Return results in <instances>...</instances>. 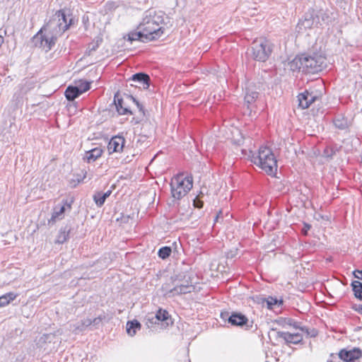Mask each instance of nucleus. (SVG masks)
<instances>
[{"mask_svg":"<svg viewBox=\"0 0 362 362\" xmlns=\"http://www.w3.org/2000/svg\"><path fill=\"white\" fill-rule=\"evenodd\" d=\"M164 13L160 11L149 9L145 11L142 21L137 29H142L146 40H156L164 34Z\"/></svg>","mask_w":362,"mask_h":362,"instance_id":"nucleus-1","label":"nucleus"},{"mask_svg":"<svg viewBox=\"0 0 362 362\" xmlns=\"http://www.w3.org/2000/svg\"><path fill=\"white\" fill-rule=\"evenodd\" d=\"M251 160L269 175L276 173L277 161L272 150L267 147L259 148L258 153L253 154Z\"/></svg>","mask_w":362,"mask_h":362,"instance_id":"nucleus-2","label":"nucleus"},{"mask_svg":"<svg viewBox=\"0 0 362 362\" xmlns=\"http://www.w3.org/2000/svg\"><path fill=\"white\" fill-rule=\"evenodd\" d=\"M59 35L45 24L32 37L31 41L35 47L42 49L46 52L50 51L55 45Z\"/></svg>","mask_w":362,"mask_h":362,"instance_id":"nucleus-3","label":"nucleus"},{"mask_svg":"<svg viewBox=\"0 0 362 362\" xmlns=\"http://www.w3.org/2000/svg\"><path fill=\"white\" fill-rule=\"evenodd\" d=\"M194 286L192 282L185 283L183 281L170 279V282H166L162 285L161 290L165 298H172L175 296L189 293L193 291Z\"/></svg>","mask_w":362,"mask_h":362,"instance_id":"nucleus-4","label":"nucleus"},{"mask_svg":"<svg viewBox=\"0 0 362 362\" xmlns=\"http://www.w3.org/2000/svg\"><path fill=\"white\" fill-rule=\"evenodd\" d=\"M170 187L173 197L180 200L192 188V176L183 177L182 174H179L172 180Z\"/></svg>","mask_w":362,"mask_h":362,"instance_id":"nucleus-5","label":"nucleus"},{"mask_svg":"<svg viewBox=\"0 0 362 362\" xmlns=\"http://www.w3.org/2000/svg\"><path fill=\"white\" fill-rule=\"evenodd\" d=\"M249 51L255 60L264 62L272 52V45L265 39L255 40L252 42Z\"/></svg>","mask_w":362,"mask_h":362,"instance_id":"nucleus-6","label":"nucleus"},{"mask_svg":"<svg viewBox=\"0 0 362 362\" xmlns=\"http://www.w3.org/2000/svg\"><path fill=\"white\" fill-rule=\"evenodd\" d=\"M68 16L69 17V15L66 13L65 10H59L55 13L46 25L49 28V30H52L54 33L55 32V34L57 33L61 36L69 29V25H67Z\"/></svg>","mask_w":362,"mask_h":362,"instance_id":"nucleus-7","label":"nucleus"},{"mask_svg":"<svg viewBox=\"0 0 362 362\" xmlns=\"http://www.w3.org/2000/svg\"><path fill=\"white\" fill-rule=\"evenodd\" d=\"M303 72L315 74L321 71L325 66L326 58L319 54L303 55Z\"/></svg>","mask_w":362,"mask_h":362,"instance_id":"nucleus-8","label":"nucleus"},{"mask_svg":"<svg viewBox=\"0 0 362 362\" xmlns=\"http://www.w3.org/2000/svg\"><path fill=\"white\" fill-rule=\"evenodd\" d=\"M73 199H63L62 205L55 206L53 209L51 218L48 220V224H54L57 220H62L66 209L71 210Z\"/></svg>","mask_w":362,"mask_h":362,"instance_id":"nucleus-9","label":"nucleus"},{"mask_svg":"<svg viewBox=\"0 0 362 362\" xmlns=\"http://www.w3.org/2000/svg\"><path fill=\"white\" fill-rule=\"evenodd\" d=\"M248 318L241 313L233 312L230 315V319L229 320V323L232 326L235 327H245L246 330H249L252 327V322H250L249 324Z\"/></svg>","mask_w":362,"mask_h":362,"instance_id":"nucleus-10","label":"nucleus"},{"mask_svg":"<svg viewBox=\"0 0 362 362\" xmlns=\"http://www.w3.org/2000/svg\"><path fill=\"white\" fill-rule=\"evenodd\" d=\"M338 355L341 360L345 362H351L362 356V351L356 347L350 350L343 349L339 352Z\"/></svg>","mask_w":362,"mask_h":362,"instance_id":"nucleus-11","label":"nucleus"},{"mask_svg":"<svg viewBox=\"0 0 362 362\" xmlns=\"http://www.w3.org/2000/svg\"><path fill=\"white\" fill-rule=\"evenodd\" d=\"M125 144V139L122 136H115L112 137L107 145L109 153L121 152Z\"/></svg>","mask_w":362,"mask_h":362,"instance_id":"nucleus-12","label":"nucleus"},{"mask_svg":"<svg viewBox=\"0 0 362 362\" xmlns=\"http://www.w3.org/2000/svg\"><path fill=\"white\" fill-rule=\"evenodd\" d=\"M317 97L313 93H309L308 90L300 93L298 96V105L302 109H307L310 107V105L313 103Z\"/></svg>","mask_w":362,"mask_h":362,"instance_id":"nucleus-13","label":"nucleus"},{"mask_svg":"<svg viewBox=\"0 0 362 362\" xmlns=\"http://www.w3.org/2000/svg\"><path fill=\"white\" fill-rule=\"evenodd\" d=\"M259 97V92L255 86L249 85L245 88V103L247 109H251L252 105Z\"/></svg>","mask_w":362,"mask_h":362,"instance_id":"nucleus-14","label":"nucleus"},{"mask_svg":"<svg viewBox=\"0 0 362 362\" xmlns=\"http://www.w3.org/2000/svg\"><path fill=\"white\" fill-rule=\"evenodd\" d=\"M277 337L283 339L288 344H298L303 341V336L299 333L291 334L286 332H278Z\"/></svg>","mask_w":362,"mask_h":362,"instance_id":"nucleus-15","label":"nucleus"},{"mask_svg":"<svg viewBox=\"0 0 362 362\" xmlns=\"http://www.w3.org/2000/svg\"><path fill=\"white\" fill-rule=\"evenodd\" d=\"M130 80L137 83L140 86H142L144 89H148L151 82L150 76L144 72H139L132 75L129 78V81Z\"/></svg>","mask_w":362,"mask_h":362,"instance_id":"nucleus-16","label":"nucleus"},{"mask_svg":"<svg viewBox=\"0 0 362 362\" xmlns=\"http://www.w3.org/2000/svg\"><path fill=\"white\" fill-rule=\"evenodd\" d=\"M170 315L167 310L160 308L155 315H148L146 320L151 325L156 324L158 322H164L169 319Z\"/></svg>","mask_w":362,"mask_h":362,"instance_id":"nucleus-17","label":"nucleus"},{"mask_svg":"<svg viewBox=\"0 0 362 362\" xmlns=\"http://www.w3.org/2000/svg\"><path fill=\"white\" fill-rule=\"evenodd\" d=\"M114 103L115 105L117 112L119 115H133L132 110L128 107L124 105L123 99L119 98L118 93L115 95Z\"/></svg>","mask_w":362,"mask_h":362,"instance_id":"nucleus-18","label":"nucleus"},{"mask_svg":"<svg viewBox=\"0 0 362 362\" xmlns=\"http://www.w3.org/2000/svg\"><path fill=\"white\" fill-rule=\"evenodd\" d=\"M111 194L112 189H109L105 192H96L93 195V199L98 207H101L104 204L106 199L109 197Z\"/></svg>","mask_w":362,"mask_h":362,"instance_id":"nucleus-19","label":"nucleus"},{"mask_svg":"<svg viewBox=\"0 0 362 362\" xmlns=\"http://www.w3.org/2000/svg\"><path fill=\"white\" fill-rule=\"evenodd\" d=\"M103 152V151L101 148H94L88 151H86L84 160H86L89 163L94 162L102 156Z\"/></svg>","mask_w":362,"mask_h":362,"instance_id":"nucleus-20","label":"nucleus"},{"mask_svg":"<svg viewBox=\"0 0 362 362\" xmlns=\"http://www.w3.org/2000/svg\"><path fill=\"white\" fill-rule=\"evenodd\" d=\"M71 228L69 225L62 227L56 239V243L63 244L69 238Z\"/></svg>","mask_w":362,"mask_h":362,"instance_id":"nucleus-21","label":"nucleus"},{"mask_svg":"<svg viewBox=\"0 0 362 362\" xmlns=\"http://www.w3.org/2000/svg\"><path fill=\"white\" fill-rule=\"evenodd\" d=\"M303 57L297 56L292 61L288 62V66L292 71H302L303 72Z\"/></svg>","mask_w":362,"mask_h":362,"instance_id":"nucleus-22","label":"nucleus"},{"mask_svg":"<svg viewBox=\"0 0 362 362\" xmlns=\"http://www.w3.org/2000/svg\"><path fill=\"white\" fill-rule=\"evenodd\" d=\"M314 24V19L312 14H306L303 19L299 21L297 27L299 30L311 28Z\"/></svg>","mask_w":362,"mask_h":362,"instance_id":"nucleus-23","label":"nucleus"},{"mask_svg":"<svg viewBox=\"0 0 362 362\" xmlns=\"http://www.w3.org/2000/svg\"><path fill=\"white\" fill-rule=\"evenodd\" d=\"M64 95L68 100L73 101L81 95V91L76 86H69L66 89Z\"/></svg>","mask_w":362,"mask_h":362,"instance_id":"nucleus-24","label":"nucleus"},{"mask_svg":"<svg viewBox=\"0 0 362 362\" xmlns=\"http://www.w3.org/2000/svg\"><path fill=\"white\" fill-rule=\"evenodd\" d=\"M140 328L141 324L139 321L136 320L129 321L127 323V332L131 337L134 336L137 330L140 329Z\"/></svg>","mask_w":362,"mask_h":362,"instance_id":"nucleus-25","label":"nucleus"},{"mask_svg":"<svg viewBox=\"0 0 362 362\" xmlns=\"http://www.w3.org/2000/svg\"><path fill=\"white\" fill-rule=\"evenodd\" d=\"M333 122L334 126L340 130H344L349 127V122L347 119H346L342 115L336 116Z\"/></svg>","mask_w":362,"mask_h":362,"instance_id":"nucleus-26","label":"nucleus"},{"mask_svg":"<svg viewBox=\"0 0 362 362\" xmlns=\"http://www.w3.org/2000/svg\"><path fill=\"white\" fill-rule=\"evenodd\" d=\"M137 31H133L128 34V40L131 42L135 40H140L141 42L147 41L146 35L143 33L142 29H137Z\"/></svg>","mask_w":362,"mask_h":362,"instance_id":"nucleus-27","label":"nucleus"},{"mask_svg":"<svg viewBox=\"0 0 362 362\" xmlns=\"http://www.w3.org/2000/svg\"><path fill=\"white\" fill-rule=\"evenodd\" d=\"M354 296L362 300V282L358 280L353 281L351 284Z\"/></svg>","mask_w":362,"mask_h":362,"instance_id":"nucleus-28","label":"nucleus"},{"mask_svg":"<svg viewBox=\"0 0 362 362\" xmlns=\"http://www.w3.org/2000/svg\"><path fill=\"white\" fill-rule=\"evenodd\" d=\"M268 309L272 310L274 306L280 307L283 305V300L278 299L275 297L269 296L266 300Z\"/></svg>","mask_w":362,"mask_h":362,"instance_id":"nucleus-29","label":"nucleus"},{"mask_svg":"<svg viewBox=\"0 0 362 362\" xmlns=\"http://www.w3.org/2000/svg\"><path fill=\"white\" fill-rule=\"evenodd\" d=\"M17 295L14 293L10 292L7 293L1 296H0V305L1 307H4L10 303V302L13 301Z\"/></svg>","mask_w":362,"mask_h":362,"instance_id":"nucleus-30","label":"nucleus"},{"mask_svg":"<svg viewBox=\"0 0 362 362\" xmlns=\"http://www.w3.org/2000/svg\"><path fill=\"white\" fill-rule=\"evenodd\" d=\"M171 252H172V250H171L170 247L164 246V247H160L158 250V255L162 259H165L170 257Z\"/></svg>","mask_w":362,"mask_h":362,"instance_id":"nucleus-31","label":"nucleus"},{"mask_svg":"<svg viewBox=\"0 0 362 362\" xmlns=\"http://www.w3.org/2000/svg\"><path fill=\"white\" fill-rule=\"evenodd\" d=\"M69 329L75 334H78L86 330L85 327L82 325L81 320L75 324H71L69 325Z\"/></svg>","mask_w":362,"mask_h":362,"instance_id":"nucleus-32","label":"nucleus"},{"mask_svg":"<svg viewBox=\"0 0 362 362\" xmlns=\"http://www.w3.org/2000/svg\"><path fill=\"white\" fill-rule=\"evenodd\" d=\"M170 278H173V279H177V281H183L185 283L192 282L191 278L187 276L185 272H182L174 274Z\"/></svg>","mask_w":362,"mask_h":362,"instance_id":"nucleus-33","label":"nucleus"},{"mask_svg":"<svg viewBox=\"0 0 362 362\" xmlns=\"http://www.w3.org/2000/svg\"><path fill=\"white\" fill-rule=\"evenodd\" d=\"M127 98L129 100H132L136 107H138L139 112L142 114L143 116L145 115V109L142 104L139 103L138 100H136L134 97L131 95H127Z\"/></svg>","mask_w":362,"mask_h":362,"instance_id":"nucleus-34","label":"nucleus"},{"mask_svg":"<svg viewBox=\"0 0 362 362\" xmlns=\"http://www.w3.org/2000/svg\"><path fill=\"white\" fill-rule=\"evenodd\" d=\"M76 87L81 91L82 94L90 88V83L86 81H80Z\"/></svg>","mask_w":362,"mask_h":362,"instance_id":"nucleus-35","label":"nucleus"},{"mask_svg":"<svg viewBox=\"0 0 362 362\" xmlns=\"http://www.w3.org/2000/svg\"><path fill=\"white\" fill-rule=\"evenodd\" d=\"M337 150L330 146H327L325 148L323 151V156L327 158H332L334 155L336 153Z\"/></svg>","mask_w":362,"mask_h":362,"instance_id":"nucleus-36","label":"nucleus"},{"mask_svg":"<svg viewBox=\"0 0 362 362\" xmlns=\"http://www.w3.org/2000/svg\"><path fill=\"white\" fill-rule=\"evenodd\" d=\"M56 337V334L54 333H49V334H44L41 338L40 340L42 341L45 343H51L54 341V339Z\"/></svg>","mask_w":362,"mask_h":362,"instance_id":"nucleus-37","label":"nucleus"},{"mask_svg":"<svg viewBox=\"0 0 362 362\" xmlns=\"http://www.w3.org/2000/svg\"><path fill=\"white\" fill-rule=\"evenodd\" d=\"M14 108H18V105L22 103V97L20 93H15L11 101Z\"/></svg>","mask_w":362,"mask_h":362,"instance_id":"nucleus-38","label":"nucleus"},{"mask_svg":"<svg viewBox=\"0 0 362 362\" xmlns=\"http://www.w3.org/2000/svg\"><path fill=\"white\" fill-rule=\"evenodd\" d=\"M300 330L306 333L310 337H315L317 335V331L315 329H310L306 327H300Z\"/></svg>","mask_w":362,"mask_h":362,"instance_id":"nucleus-39","label":"nucleus"},{"mask_svg":"<svg viewBox=\"0 0 362 362\" xmlns=\"http://www.w3.org/2000/svg\"><path fill=\"white\" fill-rule=\"evenodd\" d=\"M105 319V315H100L98 317L92 320V325H93L94 327H95L97 328L98 327V325L102 322V321Z\"/></svg>","mask_w":362,"mask_h":362,"instance_id":"nucleus-40","label":"nucleus"},{"mask_svg":"<svg viewBox=\"0 0 362 362\" xmlns=\"http://www.w3.org/2000/svg\"><path fill=\"white\" fill-rule=\"evenodd\" d=\"M237 255H238V249L234 248L233 250L228 251L226 254V256L227 259H233V258L237 256Z\"/></svg>","mask_w":362,"mask_h":362,"instance_id":"nucleus-41","label":"nucleus"},{"mask_svg":"<svg viewBox=\"0 0 362 362\" xmlns=\"http://www.w3.org/2000/svg\"><path fill=\"white\" fill-rule=\"evenodd\" d=\"M230 315H231V313H230L229 312L223 311V312L221 313L220 316L223 320L227 321L229 323V320L230 319Z\"/></svg>","mask_w":362,"mask_h":362,"instance_id":"nucleus-42","label":"nucleus"},{"mask_svg":"<svg viewBox=\"0 0 362 362\" xmlns=\"http://www.w3.org/2000/svg\"><path fill=\"white\" fill-rule=\"evenodd\" d=\"M353 276H354V278L362 281V270L355 269L353 272Z\"/></svg>","mask_w":362,"mask_h":362,"instance_id":"nucleus-43","label":"nucleus"},{"mask_svg":"<svg viewBox=\"0 0 362 362\" xmlns=\"http://www.w3.org/2000/svg\"><path fill=\"white\" fill-rule=\"evenodd\" d=\"M311 228V226L308 223H304L303 228H302L301 233L303 235H306L308 231Z\"/></svg>","mask_w":362,"mask_h":362,"instance_id":"nucleus-44","label":"nucleus"},{"mask_svg":"<svg viewBox=\"0 0 362 362\" xmlns=\"http://www.w3.org/2000/svg\"><path fill=\"white\" fill-rule=\"evenodd\" d=\"M352 309L362 315V304H354L352 305Z\"/></svg>","mask_w":362,"mask_h":362,"instance_id":"nucleus-45","label":"nucleus"},{"mask_svg":"<svg viewBox=\"0 0 362 362\" xmlns=\"http://www.w3.org/2000/svg\"><path fill=\"white\" fill-rule=\"evenodd\" d=\"M81 322H82V325L85 327L86 329L87 327H90V325H92V320L91 319H89V318L84 319V320H81Z\"/></svg>","mask_w":362,"mask_h":362,"instance_id":"nucleus-46","label":"nucleus"},{"mask_svg":"<svg viewBox=\"0 0 362 362\" xmlns=\"http://www.w3.org/2000/svg\"><path fill=\"white\" fill-rule=\"evenodd\" d=\"M194 206L198 209H202L204 206V202L202 201L194 199Z\"/></svg>","mask_w":362,"mask_h":362,"instance_id":"nucleus-47","label":"nucleus"},{"mask_svg":"<svg viewBox=\"0 0 362 362\" xmlns=\"http://www.w3.org/2000/svg\"><path fill=\"white\" fill-rule=\"evenodd\" d=\"M74 23V18L73 17H70L69 18L68 21H67V25H69V28L73 25Z\"/></svg>","mask_w":362,"mask_h":362,"instance_id":"nucleus-48","label":"nucleus"},{"mask_svg":"<svg viewBox=\"0 0 362 362\" xmlns=\"http://www.w3.org/2000/svg\"><path fill=\"white\" fill-rule=\"evenodd\" d=\"M83 179H80V178H78L77 179V181L76 182L75 180H72L70 182V184L72 185V183L74 182V185H71V187H74L76 186V185L79 182H81L82 181Z\"/></svg>","mask_w":362,"mask_h":362,"instance_id":"nucleus-49","label":"nucleus"},{"mask_svg":"<svg viewBox=\"0 0 362 362\" xmlns=\"http://www.w3.org/2000/svg\"><path fill=\"white\" fill-rule=\"evenodd\" d=\"M4 37L3 36L0 35V47L2 45V44L4 43Z\"/></svg>","mask_w":362,"mask_h":362,"instance_id":"nucleus-50","label":"nucleus"},{"mask_svg":"<svg viewBox=\"0 0 362 362\" xmlns=\"http://www.w3.org/2000/svg\"><path fill=\"white\" fill-rule=\"evenodd\" d=\"M293 326L295 328L300 329V327H299V326L298 325V323H297V322H294V324L293 325Z\"/></svg>","mask_w":362,"mask_h":362,"instance_id":"nucleus-51","label":"nucleus"},{"mask_svg":"<svg viewBox=\"0 0 362 362\" xmlns=\"http://www.w3.org/2000/svg\"><path fill=\"white\" fill-rule=\"evenodd\" d=\"M92 50H94L95 49V46H93L92 48H90Z\"/></svg>","mask_w":362,"mask_h":362,"instance_id":"nucleus-52","label":"nucleus"},{"mask_svg":"<svg viewBox=\"0 0 362 362\" xmlns=\"http://www.w3.org/2000/svg\"><path fill=\"white\" fill-rule=\"evenodd\" d=\"M146 324H147V326H148V327H149V326H150V325L148 324V322H146Z\"/></svg>","mask_w":362,"mask_h":362,"instance_id":"nucleus-53","label":"nucleus"}]
</instances>
